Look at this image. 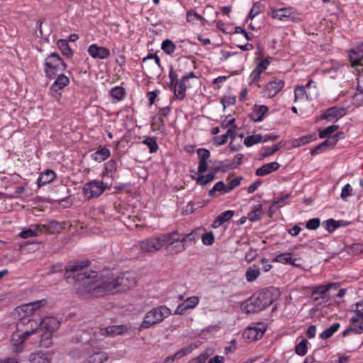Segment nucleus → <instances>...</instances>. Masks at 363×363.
<instances>
[{"label":"nucleus","mask_w":363,"mask_h":363,"mask_svg":"<svg viewBox=\"0 0 363 363\" xmlns=\"http://www.w3.org/2000/svg\"><path fill=\"white\" fill-rule=\"evenodd\" d=\"M82 281V286L79 290L92 298H99L114 293V284H112L111 278L99 281V274L96 271H91L79 279Z\"/></svg>","instance_id":"f257e3e1"},{"label":"nucleus","mask_w":363,"mask_h":363,"mask_svg":"<svg viewBox=\"0 0 363 363\" xmlns=\"http://www.w3.org/2000/svg\"><path fill=\"white\" fill-rule=\"evenodd\" d=\"M273 287L264 288L252 294L241 304L242 311L247 313H259L271 306L276 300Z\"/></svg>","instance_id":"f03ea898"},{"label":"nucleus","mask_w":363,"mask_h":363,"mask_svg":"<svg viewBox=\"0 0 363 363\" xmlns=\"http://www.w3.org/2000/svg\"><path fill=\"white\" fill-rule=\"evenodd\" d=\"M67 63L55 52L48 55L43 62V71L47 79H54L60 72L66 70Z\"/></svg>","instance_id":"7ed1b4c3"},{"label":"nucleus","mask_w":363,"mask_h":363,"mask_svg":"<svg viewBox=\"0 0 363 363\" xmlns=\"http://www.w3.org/2000/svg\"><path fill=\"white\" fill-rule=\"evenodd\" d=\"M171 315V310L165 305L155 307L149 311L144 316L143 320L138 328L140 332L150 328L152 325L162 322Z\"/></svg>","instance_id":"20e7f679"},{"label":"nucleus","mask_w":363,"mask_h":363,"mask_svg":"<svg viewBox=\"0 0 363 363\" xmlns=\"http://www.w3.org/2000/svg\"><path fill=\"white\" fill-rule=\"evenodd\" d=\"M80 337H77L78 341L83 342V344L73 347L69 352V356L74 359H81L87 357L91 351V347H98V338L96 337L97 333H94L92 336L90 334L84 333Z\"/></svg>","instance_id":"39448f33"},{"label":"nucleus","mask_w":363,"mask_h":363,"mask_svg":"<svg viewBox=\"0 0 363 363\" xmlns=\"http://www.w3.org/2000/svg\"><path fill=\"white\" fill-rule=\"evenodd\" d=\"M164 246L171 255H177L186 250V242L182 240V234L179 235L178 230L163 234Z\"/></svg>","instance_id":"423d86ee"},{"label":"nucleus","mask_w":363,"mask_h":363,"mask_svg":"<svg viewBox=\"0 0 363 363\" xmlns=\"http://www.w3.org/2000/svg\"><path fill=\"white\" fill-rule=\"evenodd\" d=\"M112 183L108 184L103 181L94 179L86 183L83 188L84 195L88 199L98 198L106 189H111Z\"/></svg>","instance_id":"0eeeda50"},{"label":"nucleus","mask_w":363,"mask_h":363,"mask_svg":"<svg viewBox=\"0 0 363 363\" xmlns=\"http://www.w3.org/2000/svg\"><path fill=\"white\" fill-rule=\"evenodd\" d=\"M91 264V260L89 259H75L69 262V263L64 267L65 274L64 279L68 281L72 277L69 275V273H72L74 274H77V281L79 282V284L82 286L81 280L79 279L82 278L84 274H88L87 273L79 274V272L83 270L84 268L89 267Z\"/></svg>","instance_id":"6e6552de"},{"label":"nucleus","mask_w":363,"mask_h":363,"mask_svg":"<svg viewBox=\"0 0 363 363\" xmlns=\"http://www.w3.org/2000/svg\"><path fill=\"white\" fill-rule=\"evenodd\" d=\"M112 284H114V293H121L134 286L136 284L135 279L128 272H123L116 279H111Z\"/></svg>","instance_id":"1a4fd4ad"},{"label":"nucleus","mask_w":363,"mask_h":363,"mask_svg":"<svg viewBox=\"0 0 363 363\" xmlns=\"http://www.w3.org/2000/svg\"><path fill=\"white\" fill-rule=\"evenodd\" d=\"M54 79L49 88V94L52 97L60 100L62 96V90L70 84V79L63 73L58 74Z\"/></svg>","instance_id":"9d476101"},{"label":"nucleus","mask_w":363,"mask_h":363,"mask_svg":"<svg viewBox=\"0 0 363 363\" xmlns=\"http://www.w3.org/2000/svg\"><path fill=\"white\" fill-rule=\"evenodd\" d=\"M347 113V108L337 106H331L318 116H316V121L326 120L329 122L336 123Z\"/></svg>","instance_id":"9b49d317"},{"label":"nucleus","mask_w":363,"mask_h":363,"mask_svg":"<svg viewBox=\"0 0 363 363\" xmlns=\"http://www.w3.org/2000/svg\"><path fill=\"white\" fill-rule=\"evenodd\" d=\"M51 194L54 197V200L57 201L59 204L62 202H67V205H63V208H69L72 205V202L69 200V189L67 185L60 184L55 186L51 189Z\"/></svg>","instance_id":"f8f14e48"},{"label":"nucleus","mask_w":363,"mask_h":363,"mask_svg":"<svg viewBox=\"0 0 363 363\" xmlns=\"http://www.w3.org/2000/svg\"><path fill=\"white\" fill-rule=\"evenodd\" d=\"M17 330H28V332L33 330V334L38 331H41V324H40L39 317L35 319L29 315L21 317L16 325Z\"/></svg>","instance_id":"ddd939ff"},{"label":"nucleus","mask_w":363,"mask_h":363,"mask_svg":"<svg viewBox=\"0 0 363 363\" xmlns=\"http://www.w3.org/2000/svg\"><path fill=\"white\" fill-rule=\"evenodd\" d=\"M163 234L160 236L147 238L140 242V249L144 252L158 251L164 246Z\"/></svg>","instance_id":"4468645a"},{"label":"nucleus","mask_w":363,"mask_h":363,"mask_svg":"<svg viewBox=\"0 0 363 363\" xmlns=\"http://www.w3.org/2000/svg\"><path fill=\"white\" fill-rule=\"evenodd\" d=\"M285 81L281 79L274 78L273 80L267 82L264 86V91L267 98L272 99L275 97L284 87Z\"/></svg>","instance_id":"2eb2a0df"},{"label":"nucleus","mask_w":363,"mask_h":363,"mask_svg":"<svg viewBox=\"0 0 363 363\" xmlns=\"http://www.w3.org/2000/svg\"><path fill=\"white\" fill-rule=\"evenodd\" d=\"M87 52L95 60H105L111 55L110 50L106 47L99 46L97 44H91L89 46Z\"/></svg>","instance_id":"dca6fc26"},{"label":"nucleus","mask_w":363,"mask_h":363,"mask_svg":"<svg viewBox=\"0 0 363 363\" xmlns=\"http://www.w3.org/2000/svg\"><path fill=\"white\" fill-rule=\"evenodd\" d=\"M268 111L267 106L255 104L252 108V111L248 114V117L253 122H262Z\"/></svg>","instance_id":"f3484780"},{"label":"nucleus","mask_w":363,"mask_h":363,"mask_svg":"<svg viewBox=\"0 0 363 363\" xmlns=\"http://www.w3.org/2000/svg\"><path fill=\"white\" fill-rule=\"evenodd\" d=\"M56 178V173L52 169H47L40 173L36 184L38 187L40 188L54 182Z\"/></svg>","instance_id":"a211bd4d"},{"label":"nucleus","mask_w":363,"mask_h":363,"mask_svg":"<svg viewBox=\"0 0 363 363\" xmlns=\"http://www.w3.org/2000/svg\"><path fill=\"white\" fill-rule=\"evenodd\" d=\"M127 330V327L124 325H111L106 328H100L99 334L101 336H114L123 335Z\"/></svg>","instance_id":"6ab92c4d"},{"label":"nucleus","mask_w":363,"mask_h":363,"mask_svg":"<svg viewBox=\"0 0 363 363\" xmlns=\"http://www.w3.org/2000/svg\"><path fill=\"white\" fill-rule=\"evenodd\" d=\"M40 324H41V330H48L52 333L56 331L60 326V321L55 317H45L42 318L39 316Z\"/></svg>","instance_id":"aec40b11"},{"label":"nucleus","mask_w":363,"mask_h":363,"mask_svg":"<svg viewBox=\"0 0 363 363\" xmlns=\"http://www.w3.org/2000/svg\"><path fill=\"white\" fill-rule=\"evenodd\" d=\"M266 328L249 327L243 333V337L250 341L257 340L263 336Z\"/></svg>","instance_id":"412c9836"},{"label":"nucleus","mask_w":363,"mask_h":363,"mask_svg":"<svg viewBox=\"0 0 363 363\" xmlns=\"http://www.w3.org/2000/svg\"><path fill=\"white\" fill-rule=\"evenodd\" d=\"M95 347H91V352L87 355L86 363H104L108 359V354L105 352L95 351Z\"/></svg>","instance_id":"4be33fe9"},{"label":"nucleus","mask_w":363,"mask_h":363,"mask_svg":"<svg viewBox=\"0 0 363 363\" xmlns=\"http://www.w3.org/2000/svg\"><path fill=\"white\" fill-rule=\"evenodd\" d=\"M280 167V164L277 162H272L262 165L255 171V174L259 177H264L269 174Z\"/></svg>","instance_id":"5701e85b"},{"label":"nucleus","mask_w":363,"mask_h":363,"mask_svg":"<svg viewBox=\"0 0 363 363\" xmlns=\"http://www.w3.org/2000/svg\"><path fill=\"white\" fill-rule=\"evenodd\" d=\"M206 230V228L202 226L196 228L189 233L182 234V240H185L186 243H195L199 238H201V233Z\"/></svg>","instance_id":"b1692460"},{"label":"nucleus","mask_w":363,"mask_h":363,"mask_svg":"<svg viewBox=\"0 0 363 363\" xmlns=\"http://www.w3.org/2000/svg\"><path fill=\"white\" fill-rule=\"evenodd\" d=\"M33 334V330L30 332L25 329L23 330H17V332L13 333L11 341L14 345H21Z\"/></svg>","instance_id":"393cba45"},{"label":"nucleus","mask_w":363,"mask_h":363,"mask_svg":"<svg viewBox=\"0 0 363 363\" xmlns=\"http://www.w3.org/2000/svg\"><path fill=\"white\" fill-rule=\"evenodd\" d=\"M291 252H282L277 255L272 260V262H278L284 264H290L294 267H298L299 264L296 263L297 259L291 257Z\"/></svg>","instance_id":"a878e982"},{"label":"nucleus","mask_w":363,"mask_h":363,"mask_svg":"<svg viewBox=\"0 0 363 363\" xmlns=\"http://www.w3.org/2000/svg\"><path fill=\"white\" fill-rule=\"evenodd\" d=\"M263 214L262 204L259 203L252 207L251 211L247 214V218L251 222H256L262 219Z\"/></svg>","instance_id":"bb28decb"},{"label":"nucleus","mask_w":363,"mask_h":363,"mask_svg":"<svg viewBox=\"0 0 363 363\" xmlns=\"http://www.w3.org/2000/svg\"><path fill=\"white\" fill-rule=\"evenodd\" d=\"M111 156V151L106 147H103L91 155V158L97 162H102Z\"/></svg>","instance_id":"cd10ccee"},{"label":"nucleus","mask_w":363,"mask_h":363,"mask_svg":"<svg viewBox=\"0 0 363 363\" xmlns=\"http://www.w3.org/2000/svg\"><path fill=\"white\" fill-rule=\"evenodd\" d=\"M214 352V348L207 347L199 355L189 360L187 363H205Z\"/></svg>","instance_id":"c85d7f7f"},{"label":"nucleus","mask_w":363,"mask_h":363,"mask_svg":"<svg viewBox=\"0 0 363 363\" xmlns=\"http://www.w3.org/2000/svg\"><path fill=\"white\" fill-rule=\"evenodd\" d=\"M43 228L45 229L46 233L50 234L60 233L62 230V224L55 220H50L43 223Z\"/></svg>","instance_id":"c756f323"},{"label":"nucleus","mask_w":363,"mask_h":363,"mask_svg":"<svg viewBox=\"0 0 363 363\" xmlns=\"http://www.w3.org/2000/svg\"><path fill=\"white\" fill-rule=\"evenodd\" d=\"M186 21L192 24H196L197 21H200L202 26H205L207 22L206 19L194 9H190L186 12Z\"/></svg>","instance_id":"7c9ffc66"},{"label":"nucleus","mask_w":363,"mask_h":363,"mask_svg":"<svg viewBox=\"0 0 363 363\" xmlns=\"http://www.w3.org/2000/svg\"><path fill=\"white\" fill-rule=\"evenodd\" d=\"M57 45L60 50L62 54L68 58H72L74 52L69 45V40L66 39H59Z\"/></svg>","instance_id":"2f4dec72"},{"label":"nucleus","mask_w":363,"mask_h":363,"mask_svg":"<svg viewBox=\"0 0 363 363\" xmlns=\"http://www.w3.org/2000/svg\"><path fill=\"white\" fill-rule=\"evenodd\" d=\"M151 127L153 131L164 133L166 130L165 123L161 116H154L151 119Z\"/></svg>","instance_id":"473e14b6"},{"label":"nucleus","mask_w":363,"mask_h":363,"mask_svg":"<svg viewBox=\"0 0 363 363\" xmlns=\"http://www.w3.org/2000/svg\"><path fill=\"white\" fill-rule=\"evenodd\" d=\"M318 137L315 133L308 134L302 137L295 139L293 141V146L294 147L303 146L310 143L311 142L315 141Z\"/></svg>","instance_id":"72a5a7b5"},{"label":"nucleus","mask_w":363,"mask_h":363,"mask_svg":"<svg viewBox=\"0 0 363 363\" xmlns=\"http://www.w3.org/2000/svg\"><path fill=\"white\" fill-rule=\"evenodd\" d=\"M340 128L339 125L333 124L323 129L318 128V137L320 139L330 138L332 135Z\"/></svg>","instance_id":"f704fd0d"},{"label":"nucleus","mask_w":363,"mask_h":363,"mask_svg":"<svg viewBox=\"0 0 363 363\" xmlns=\"http://www.w3.org/2000/svg\"><path fill=\"white\" fill-rule=\"evenodd\" d=\"M141 143L148 147L150 154L157 152L159 149L156 137L146 136Z\"/></svg>","instance_id":"c9c22d12"},{"label":"nucleus","mask_w":363,"mask_h":363,"mask_svg":"<svg viewBox=\"0 0 363 363\" xmlns=\"http://www.w3.org/2000/svg\"><path fill=\"white\" fill-rule=\"evenodd\" d=\"M260 274V269L256 264L249 267L245 272V277L248 282L255 281Z\"/></svg>","instance_id":"e433bc0d"},{"label":"nucleus","mask_w":363,"mask_h":363,"mask_svg":"<svg viewBox=\"0 0 363 363\" xmlns=\"http://www.w3.org/2000/svg\"><path fill=\"white\" fill-rule=\"evenodd\" d=\"M29 360L30 363H50L48 354L42 352L30 354Z\"/></svg>","instance_id":"4c0bfd02"},{"label":"nucleus","mask_w":363,"mask_h":363,"mask_svg":"<svg viewBox=\"0 0 363 363\" xmlns=\"http://www.w3.org/2000/svg\"><path fill=\"white\" fill-rule=\"evenodd\" d=\"M340 324L339 323H334L330 327L324 330L320 334V338L322 340H327L331 337L340 328Z\"/></svg>","instance_id":"58836bf2"},{"label":"nucleus","mask_w":363,"mask_h":363,"mask_svg":"<svg viewBox=\"0 0 363 363\" xmlns=\"http://www.w3.org/2000/svg\"><path fill=\"white\" fill-rule=\"evenodd\" d=\"M282 21H290L292 22H298L300 18L295 13L291 11L288 8H281Z\"/></svg>","instance_id":"ea45409f"},{"label":"nucleus","mask_w":363,"mask_h":363,"mask_svg":"<svg viewBox=\"0 0 363 363\" xmlns=\"http://www.w3.org/2000/svg\"><path fill=\"white\" fill-rule=\"evenodd\" d=\"M161 49L168 55H172L177 50V45L170 39H165L161 44Z\"/></svg>","instance_id":"a19ab883"},{"label":"nucleus","mask_w":363,"mask_h":363,"mask_svg":"<svg viewBox=\"0 0 363 363\" xmlns=\"http://www.w3.org/2000/svg\"><path fill=\"white\" fill-rule=\"evenodd\" d=\"M106 170V174H108V178L112 180L114 179L117 172V164L116 160H110L106 163L104 168Z\"/></svg>","instance_id":"79ce46f5"},{"label":"nucleus","mask_w":363,"mask_h":363,"mask_svg":"<svg viewBox=\"0 0 363 363\" xmlns=\"http://www.w3.org/2000/svg\"><path fill=\"white\" fill-rule=\"evenodd\" d=\"M191 179L196 181L197 185L201 186L206 185L215 179L213 173H208L206 175L199 174L198 177L191 176Z\"/></svg>","instance_id":"37998d69"},{"label":"nucleus","mask_w":363,"mask_h":363,"mask_svg":"<svg viewBox=\"0 0 363 363\" xmlns=\"http://www.w3.org/2000/svg\"><path fill=\"white\" fill-rule=\"evenodd\" d=\"M308 341L307 339L306 338H303L298 343H297L295 346V349H294V351H295V353L297 354V355H299V356H305L307 352H308Z\"/></svg>","instance_id":"c03bdc74"},{"label":"nucleus","mask_w":363,"mask_h":363,"mask_svg":"<svg viewBox=\"0 0 363 363\" xmlns=\"http://www.w3.org/2000/svg\"><path fill=\"white\" fill-rule=\"evenodd\" d=\"M260 143H262V135L260 133L248 135L244 140V145L247 147H250Z\"/></svg>","instance_id":"a18cd8bd"},{"label":"nucleus","mask_w":363,"mask_h":363,"mask_svg":"<svg viewBox=\"0 0 363 363\" xmlns=\"http://www.w3.org/2000/svg\"><path fill=\"white\" fill-rule=\"evenodd\" d=\"M196 347L197 346L196 345H194V343H191V344L188 345L187 346L183 347L180 350H177L173 355H174L175 359H181L183 357L192 352V351L195 348H196Z\"/></svg>","instance_id":"49530a36"},{"label":"nucleus","mask_w":363,"mask_h":363,"mask_svg":"<svg viewBox=\"0 0 363 363\" xmlns=\"http://www.w3.org/2000/svg\"><path fill=\"white\" fill-rule=\"evenodd\" d=\"M333 284H327L325 285H318L311 288L312 296L315 294H319L320 296H324L330 289H331V286H333Z\"/></svg>","instance_id":"de8ad7c7"},{"label":"nucleus","mask_w":363,"mask_h":363,"mask_svg":"<svg viewBox=\"0 0 363 363\" xmlns=\"http://www.w3.org/2000/svg\"><path fill=\"white\" fill-rule=\"evenodd\" d=\"M111 96L118 101H121L125 96V89L123 86H116L110 91Z\"/></svg>","instance_id":"09e8293b"},{"label":"nucleus","mask_w":363,"mask_h":363,"mask_svg":"<svg viewBox=\"0 0 363 363\" xmlns=\"http://www.w3.org/2000/svg\"><path fill=\"white\" fill-rule=\"evenodd\" d=\"M264 5L261 3V1H257L254 3L245 21L247 22L249 19L252 20L256 16L261 13L262 9Z\"/></svg>","instance_id":"8fccbe9b"},{"label":"nucleus","mask_w":363,"mask_h":363,"mask_svg":"<svg viewBox=\"0 0 363 363\" xmlns=\"http://www.w3.org/2000/svg\"><path fill=\"white\" fill-rule=\"evenodd\" d=\"M262 73V72H260L258 69H257L256 68H255L249 76V80H250L249 85L250 86L255 85L257 87H261V86L259 84V82L261 79Z\"/></svg>","instance_id":"3c124183"},{"label":"nucleus","mask_w":363,"mask_h":363,"mask_svg":"<svg viewBox=\"0 0 363 363\" xmlns=\"http://www.w3.org/2000/svg\"><path fill=\"white\" fill-rule=\"evenodd\" d=\"M236 102V96L230 93L225 94L223 98L220 99V103L223 105V110L225 111L228 106L234 105Z\"/></svg>","instance_id":"603ef678"},{"label":"nucleus","mask_w":363,"mask_h":363,"mask_svg":"<svg viewBox=\"0 0 363 363\" xmlns=\"http://www.w3.org/2000/svg\"><path fill=\"white\" fill-rule=\"evenodd\" d=\"M294 101H297L298 99H308V95L306 93V89L305 87H303V85H297L294 88Z\"/></svg>","instance_id":"864d4df0"},{"label":"nucleus","mask_w":363,"mask_h":363,"mask_svg":"<svg viewBox=\"0 0 363 363\" xmlns=\"http://www.w3.org/2000/svg\"><path fill=\"white\" fill-rule=\"evenodd\" d=\"M201 241L203 245L206 246H211L215 242L214 234L212 231L201 233Z\"/></svg>","instance_id":"5fc2aeb1"},{"label":"nucleus","mask_w":363,"mask_h":363,"mask_svg":"<svg viewBox=\"0 0 363 363\" xmlns=\"http://www.w3.org/2000/svg\"><path fill=\"white\" fill-rule=\"evenodd\" d=\"M188 87L186 84L179 83L177 87L173 91L175 97L179 100H184L186 97V91Z\"/></svg>","instance_id":"6e6d98bb"},{"label":"nucleus","mask_w":363,"mask_h":363,"mask_svg":"<svg viewBox=\"0 0 363 363\" xmlns=\"http://www.w3.org/2000/svg\"><path fill=\"white\" fill-rule=\"evenodd\" d=\"M40 334V342L44 345L48 346L51 343V339L52 337V332L48 330H42Z\"/></svg>","instance_id":"4d7b16f0"},{"label":"nucleus","mask_w":363,"mask_h":363,"mask_svg":"<svg viewBox=\"0 0 363 363\" xmlns=\"http://www.w3.org/2000/svg\"><path fill=\"white\" fill-rule=\"evenodd\" d=\"M320 225V219L319 218H313L309 219L306 223V228L308 230H315L318 229Z\"/></svg>","instance_id":"13d9d810"},{"label":"nucleus","mask_w":363,"mask_h":363,"mask_svg":"<svg viewBox=\"0 0 363 363\" xmlns=\"http://www.w3.org/2000/svg\"><path fill=\"white\" fill-rule=\"evenodd\" d=\"M235 211L233 210L225 211L217 216L218 220H219L222 225L228 220H230L234 216Z\"/></svg>","instance_id":"bf43d9fd"},{"label":"nucleus","mask_w":363,"mask_h":363,"mask_svg":"<svg viewBox=\"0 0 363 363\" xmlns=\"http://www.w3.org/2000/svg\"><path fill=\"white\" fill-rule=\"evenodd\" d=\"M323 226L330 233H333L337 229L335 220L333 218H330L323 221Z\"/></svg>","instance_id":"052dcab7"},{"label":"nucleus","mask_w":363,"mask_h":363,"mask_svg":"<svg viewBox=\"0 0 363 363\" xmlns=\"http://www.w3.org/2000/svg\"><path fill=\"white\" fill-rule=\"evenodd\" d=\"M199 161H207L211 156V152L206 148H199L196 151Z\"/></svg>","instance_id":"680f3d73"},{"label":"nucleus","mask_w":363,"mask_h":363,"mask_svg":"<svg viewBox=\"0 0 363 363\" xmlns=\"http://www.w3.org/2000/svg\"><path fill=\"white\" fill-rule=\"evenodd\" d=\"M348 253L352 255H359L363 252V245L361 243H354L348 247Z\"/></svg>","instance_id":"e2e57ef3"},{"label":"nucleus","mask_w":363,"mask_h":363,"mask_svg":"<svg viewBox=\"0 0 363 363\" xmlns=\"http://www.w3.org/2000/svg\"><path fill=\"white\" fill-rule=\"evenodd\" d=\"M183 303L188 306L189 309H192L197 306L199 299L197 296H194L187 298Z\"/></svg>","instance_id":"0e129e2a"},{"label":"nucleus","mask_w":363,"mask_h":363,"mask_svg":"<svg viewBox=\"0 0 363 363\" xmlns=\"http://www.w3.org/2000/svg\"><path fill=\"white\" fill-rule=\"evenodd\" d=\"M263 149L264 150V152L261 155L259 160H263L265 157H269L278 151V148L277 147H275V145H272V147L264 146L263 147Z\"/></svg>","instance_id":"69168bd1"},{"label":"nucleus","mask_w":363,"mask_h":363,"mask_svg":"<svg viewBox=\"0 0 363 363\" xmlns=\"http://www.w3.org/2000/svg\"><path fill=\"white\" fill-rule=\"evenodd\" d=\"M354 100L358 106L363 104V86H357V91L354 96Z\"/></svg>","instance_id":"338daca9"},{"label":"nucleus","mask_w":363,"mask_h":363,"mask_svg":"<svg viewBox=\"0 0 363 363\" xmlns=\"http://www.w3.org/2000/svg\"><path fill=\"white\" fill-rule=\"evenodd\" d=\"M358 52L359 49L357 48V47L356 48V49H351L349 52L350 60L354 65H357L362 60L357 57H359Z\"/></svg>","instance_id":"774afa93"}]
</instances>
